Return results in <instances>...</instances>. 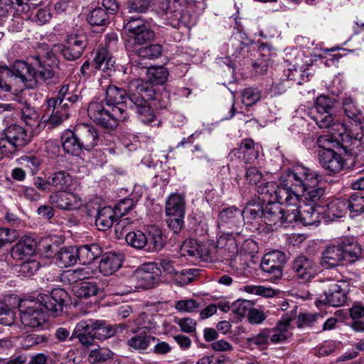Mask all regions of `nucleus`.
Instances as JSON below:
<instances>
[{"instance_id":"f257e3e1","label":"nucleus","mask_w":364,"mask_h":364,"mask_svg":"<svg viewBox=\"0 0 364 364\" xmlns=\"http://www.w3.org/2000/svg\"><path fill=\"white\" fill-rule=\"evenodd\" d=\"M153 91L147 85H141V81L134 79L127 85V90L115 85H109L106 90L107 105L112 108L124 107L136 113L143 123L151 122L154 116L146 102L151 98Z\"/></svg>"},{"instance_id":"f03ea898","label":"nucleus","mask_w":364,"mask_h":364,"mask_svg":"<svg viewBox=\"0 0 364 364\" xmlns=\"http://www.w3.org/2000/svg\"><path fill=\"white\" fill-rule=\"evenodd\" d=\"M316 171L303 166H295L287 174L286 178H282L280 186L277 185L272 203L284 205V208L296 209L300 203L299 196L296 193L299 190L314 186L316 183Z\"/></svg>"},{"instance_id":"7ed1b4c3","label":"nucleus","mask_w":364,"mask_h":364,"mask_svg":"<svg viewBox=\"0 0 364 364\" xmlns=\"http://www.w3.org/2000/svg\"><path fill=\"white\" fill-rule=\"evenodd\" d=\"M33 62L28 63L23 60H16V71L20 76V80L28 89H33L38 82H47L54 77L53 67L36 55Z\"/></svg>"},{"instance_id":"20e7f679","label":"nucleus","mask_w":364,"mask_h":364,"mask_svg":"<svg viewBox=\"0 0 364 364\" xmlns=\"http://www.w3.org/2000/svg\"><path fill=\"white\" fill-rule=\"evenodd\" d=\"M343 285V283L330 279L314 282L311 294L315 296V304L317 306L326 304L335 307L343 306L347 300Z\"/></svg>"},{"instance_id":"39448f33","label":"nucleus","mask_w":364,"mask_h":364,"mask_svg":"<svg viewBox=\"0 0 364 364\" xmlns=\"http://www.w3.org/2000/svg\"><path fill=\"white\" fill-rule=\"evenodd\" d=\"M90 118L102 127L113 130L119 121H125L128 117L124 107L105 108L103 102H91L87 107Z\"/></svg>"},{"instance_id":"423d86ee","label":"nucleus","mask_w":364,"mask_h":364,"mask_svg":"<svg viewBox=\"0 0 364 364\" xmlns=\"http://www.w3.org/2000/svg\"><path fill=\"white\" fill-rule=\"evenodd\" d=\"M32 140L31 135L27 130L16 124H11L6 127L0 139V161L4 155L12 151L21 149L28 145Z\"/></svg>"},{"instance_id":"0eeeda50","label":"nucleus","mask_w":364,"mask_h":364,"mask_svg":"<svg viewBox=\"0 0 364 364\" xmlns=\"http://www.w3.org/2000/svg\"><path fill=\"white\" fill-rule=\"evenodd\" d=\"M339 105L336 97L320 95L316 98L311 119L319 128H329L333 124L334 115Z\"/></svg>"},{"instance_id":"6e6552de","label":"nucleus","mask_w":364,"mask_h":364,"mask_svg":"<svg viewBox=\"0 0 364 364\" xmlns=\"http://www.w3.org/2000/svg\"><path fill=\"white\" fill-rule=\"evenodd\" d=\"M18 307L21 322L25 327L35 328L41 327L46 323V312L38 299L22 300Z\"/></svg>"},{"instance_id":"1a4fd4ad","label":"nucleus","mask_w":364,"mask_h":364,"mask_svg":"<svg viewBox=\"0 0 364 364\" xmlns=\"http://www.w3.org/2000/svg\"><path fill=\"white\" fill-rule=\"evenodd\" d=\"M243 226L242 210L235 207L225 208L218 215V227L223 235L235 238L241 234Z\"/></svg>"},{"instance_id":"9d476101","label":"nucleus","mask_w":364,"mask_h":364,"mask_svg":"<svg viewBox=\"0 0 364 364\" xmlns=\"http://www.w3.org/2000/svg\"><path fill=\"white\" fill-rule=\"evenodd\" d=\"M331 137H318L317 144L320 150L318 152V158L320 165L326 170L329 174L336 173L342 170L344 160L338 154L334 148L329 144Z\"/></svg>"},{"instance_id":"9b49d317","label":"nucleus","mask_w":364,"mask_h":364,"mask_svg":"<svg viewBox=\"0 0 364 364\" xmlns=\"http://www.w3.org/2000/svg\"><path fill=\"white\" fill-rule=\"evenodd\" d=\"M296 215V209L284 208L279 204L269 203L264 207L262 223L275 228L283 225L288 226L295 221Z\"/></svg>"},{"instance_id":"f8f14e48","label":"nucleus","mask_w":364,"mask_h":364,"mask_svg":"<svg viewBox=\"0 0 364 364\" xmlns=\"http://www.w3.org/2000/svg\"><path fill=\"white\" fill-rule=\"evenodd\" d=\"M128 33L129 41L134 45H144L153 41L155 33L151 28L149 23L141 18H132L124 25Z\"/></svg>"},{"instance_id":"ddd939ff","label":"nucleus","mask_w":364,"mask_h":364,"mask_svg":"<svg viewBox=\"0 0 364 364\" xmlns=\"http://www.w3.org/2000/svg\"><path fill=\"white\" fill-rule=\"evenodd\" d=\"M88 43L85 34H70L65 42L60 46V53L67 60H76L80 58Z\"/></svg>"},{"instance_id":"4468645a","label":"nucleus","mask_w":364,"mask_h":364,"mask_svg":"<svg viewBox=\"0 0 364 364\" xmlns=\"http://www.w3.org/2000/svg\"><path fill=\"white\" fill-rule=\"evenodd\" d=\"M68 299L69 295L66 291L57 288L53 289L48 294H39L37 299L43 307L58 316L63 311V306Z\"/></svg>"},{"instance_id":"2eb2a0df","label":"nucleus","mask_w":364,"mask_h":364,"mask_svg":"<svg viewBox=\"0 0 364 364\" xmlns=\"http://www.w3.org/2000/svg\"><path fill=\"white\" fill-rule=\"evenodd\" d=\"M294 276L304 282L313 279L317 274V265L313 259L299 255L294 259L291 266Z\"/></svg>"},{"instance_id":"dca6fc26","label":"nucleus","mask_w":364,"mask_h":364,"mask_svg":"<svg viewBox=\"0 0 364 364\" xmlns=\"http://www.w3.org/2000/svg\"><path fill=\"white\" fill-rule=\"evenodd\" d=\"M48 201L53 207L68 211L77 210L82 205L79 196L67 191L53 192L49 196Z\"/></svg>"},{"instance_id":"f3484780","label":"nucleus","mask_w":364,"mask_h":364,"mask_svg":"<svg viewBox=\"0 0 364 364\" xmlns=\"http://www.w3.org/2000/svg\"><path fill=\"white\" fill-rule=\"evenodd\" d=\"M286 263V255L280 251H272L265 254L260 264L261 269L272 275V278L279 279L282 276V268Z\"/></svg>"},{"instance_id":"a211bd4d","label":"nucleus","mask_w":364,"mask_h":364,"mask_svg":"<svg viewBox=\"0 0 364 364\" xmlns=\"http://www.w3.org/2000/svg\"><path fill=\"white\" fill-rule=\"evenodd\" d=\"M73 129L84 150L90 151L98 145L100 141L99 132L93 125L78 124Z\"/></svg>"},{"instance_id":"6ab92c4d","label":"nucleus","mask_w":364,"mask_h":364,"mask_svg":"<svg viewBox=\"0 0 364 364\" xmlns=\"http://www.w3.org/2000/svg\"><path fill=\"white\" fill-rule=\"evenodd\" d=\"M161 274L156 263L145 264L137 273L139 285L146 289H151L158 284Z\"/></svg>"},{"instance_id":"aec40b11","label":"nucleus","mask_w":364,"mask_h":364,"mask_svg":"<svg viewBox=\"0 0 364 364\" xmlns=\"http://www.w3.org/2000/svg\"><path fill=\"white\" fill-rule=\"evenodd\" d=\"M297 215L294 222H299L302 225H313L319 223L321 218L323 206H314L308 203H304L302 206L299 204L295 207Z\"/></svg>"},{"instance_id":"412c9836","label":"nucleus","mask_w":364,"mask_h":364,"mask_svg":"<svg viewBox=\"0 0 364 364\" xmlns=\"http://www.w3.org/2000/svg\"><path fill=\"white\" fill-rule=\"evenodd\" d=\"M79 100V95L75 90H71L68 84L61 86L55 97H51L47 100V105L53 107L60 105L63 107L70 109Z\"/></svg>"},{"instance_id":"4be33fe9","label":"nucleus","mask_w":364,"mask_h":364,"mask_svg":"<svg viewBox=\"0 0 364 364\" xmlns=\"http://www.w3.org/2000/svg\"><path fill=\"white\" fill-rule=\"evenodd\" d=\"M91 330L94 332V336L98 340H106L109 338L114 336L118 328L121 331L125 329L127 326L124 324H119L112 326L107 324L105 320L99 319H87Z\"/></svg>"},{"instance_id":"5701e85b","label":"nucleus","mask_w":364,"mask_h":364,"mask_svg":"<svg viewBox=\"0 0 364 364\" xmlns=\"http://www.w3.org/2000/svg\"><path fill=\"white\" fill-rule=\"evenodd\" d=\"M260 146L251 139H244L240 147L234 149L232 153L245 163H252L259 156Z\"/></svg>"},{"instance_id":"b1692460","label":"nucleus","mask_w":364,"mask_h":364,"mask_svg":"<svg viewBox=\"0 0 364 364\" xmlns=\"http://www.w3.org/2000/svg\"><path fill=\"white\" fill-rule=\"evenodd\" d=\"M343 252L338 241L326 247L322 253L321 264L326 269L333 268L339 265L344 260Z\"/></svg>"},{"instance_id":"393cba45","label":"nucleus","mask_w":364,"mask_h":364,"mask_svg":"<svg viewBox=\"0 0 364 364\" xmlns=\"http://www.w3.org/2000/svg\"><path fill=\"white\" fill-rule=\"evenodd\" d=\"M36 249V241L29 236H25L19 239L11 249V257L16 260H21L27 257L32 256Z\"/></svg>"},{"instance_id":"a878e982","label":"nucleus","mask_w":364,"mask_h":364,"mask_svg":"<svg viewBox=\"0 0 364 364\" xmlns=\"http://www.w3.org/2000/svg\"><path fill=\"white\" fill-rule=\"evenodd\" d=\"M75 338H77L80 343L86 348L94 344L96 337L94 336V332L91 330L87 319L82 320L76 324L70 340L73 341Z\"/></svg>"},{"instance_id":"bb28decb","label":"nucleus","mask_w":364,"mask_h":364,"mask_svg":"<svg viewBox=\"0 0 364 364\" xmlns=\"http://www.w3.org/2000/svg\"><path fill=\"white\" fill-rule=\"evenodd\" d=\"M123 255L107 252L102 255L99 264V270L104 275H110L118 270L123 262Z\"/></svg>"},{"instance_id":"cd10ccee","label":"nucleus","mask_w":364,"mask_h":364,"mask_svg":"<svg viewBox=\"0 0 364 364\" xmlns=\"http://www.w3.org/2000/svg\"><path fill=\"white\" fill-rule=\"evenodd\" d=\"M16 61L13 64L12 68L6 65H0V92H11L13 87L20 76L16 71Z\"/></svg>"},{"instance_id":"c85d7f7f","label":"nucleus","mask_w":364,"mask_h":364,"mask_svg":"<svg viewBox=\"0 0 364 364\" xmlns=\"http://www.w3.org/2000/svg\"><path fill=\"white\" fill-rule=\"evenodd\" d=\"M19 107L17 108L21 112V119L26 125L33 127L39 122L40 114L35 107L22 97H17Z\"/></svg>"},{"instance_id":"c756f323","label":"nucleus","mask_w":364,"mask_h":364,"mask_svg":"<svg viewBox=\"0 0 364 364\" xmlns=\"http://www.w3.org/2000/svg\"><path fill=\"white\" fill-rule=\"evenodd\" d=\"M339 242L345 261L354 262L361 258L363 250L358 242L352 238H343Z\"/></svg>"},{"instance_id":"7c9ffc66","label":"nucleus","mask_w":364,"mask_h":364,"mask_svg":"<svg viewBox=\"0 0 364 364\" xmlns=\"http://www.w3.org/2000/svg\"><path fill=\"white\" fill-rule=\"evenodd\" d=\"M316 175V183L312 186H307L305 190H300L303 193L304 203H308L310 205L321 206L319 203L325 194V189L323 188H316L319 181L322 180V176Z\"/></svg>"},{"instance_id":"2f4dec72","label":"nucleus","mask_w":364,"mask_h":364,"mask_svg":"<svg viewBox=\"0 0 364 364\" xmlns=\"http://www.w3.org/2000/svg\"><path fill=\"white\" fill-rule=\"evenodd\" d=\"M115 60L105 48H98L92 62V68L104 73L114 69Z\"/></svg>"},{"instance_id":"473e14b6","label":"nucleus","mask_w":364,"mask_h":364,"mask_svg":"<svg viewBox=\"0 0 364 364\" xmlns=\"http://www.w3.org/2000/svg\"><path fill=\"white\" fill-rule=\"evenodd\" d=\"M61 140L63 150L68 154L78 156L84 150L74 129L64 132Z\"/></svg>"},{"instance_id":"72a5a7b5","label":"nucleus","mask_w":364,"mask_h":364,"mask_svg":"<svg viewBox=\"0 0 364 364\" xmlns=\"http://www.w3.org/2000/svg\"><path fill=\"white\" fill-rule=\"evenodd\" d=\"M78 261L82 264H88L102 255L101 247L95 243L77 247Z\"/></svg>"},{"instance_id":"f704fd0d","label":"nucleus","mask_w":364,"mask_h":364,"mask_svg":"<svg viewBox=\"0 0 364 364\" xmlns=\"http://www.w3.org/2000/svg\"><path fill=\"white\" fill-rule=\"evenodd\" d=\"M146 252H154L161 250L166 244V237L162 231L156 226H152L146 233Z\"/></svg>"},{"instance_id":"c9c22d12","label":"nucleus","mask_w":364,"mask_h":364,"mask_svg":"<svg viewBox=\"0 0 364 364\" xmlns=\"http://www.w3.org/2000/svg\"><path fill=\"white\" fill-rule=\"evenodd\" d=\"M117 219L114 210L109 206H105L97 210L95 225L98 230L105 231L111 228Z\"/></svg>"},{"instance_id":"e433bc0d","label":"nucleus","mask_w":364,"mask_h":364,"mask_svg":"<svg viewBox=\"0 0 364 364\" xmlns=\"http://www.w3.org/2000/svg\"><path fill=\"white\" fill-rule=\"evenodd\" d=\"M134 201L130 198H124L114 205L113 210L117 218H120L115 225V231L123 230L126 225L129 223L128 218H122V217L128 213L134 207Z\"/></svg>"},{"instance_id":"4c0bfd02","label":"nucleus","mask_w":364,"mask_h":364,"mask_svg":"<svg viewBox=\"0 0 364 364\" xmlns=\"http://www.w3.org/2000/svg\"><path fill=\"white\" fill-rule=\"evenodd\" d=\"M33 0H0V16H6L13 8L16 11L28 12L31 6L35 7Z\"/></svg>"},{"instance_id":"58836bf2","label":"nucleus","mask_w":364,"mask_h":364,"mask_svg":"<svg viewBox=\"0 0 364 364\" xmlns=\"http://www.w3.org/2000/svg\"><path fill=\"white\" fill-rule=\"evenodd\" d=\"M166 213L167 216L181 217L185 215V199L178 194H171L166 204Z\"/></svg>"},{"instance_id":"ea45409f","label":"nucleus","mask_w":364,"mask_h":364,"mask_svg":"<svg viewBox=\"0 0 364 364\" xmlns=\"http://www.w3.org/2000/svg\"><path fill=\"white\" fill-rule=\"evenodd\" d=\"M341 131L338 130V133L321 135L319 137H331L328 141L331 144V147L339 149H342L346 151L348 148L352 144L353 138L346 132L343 126H341Z\"/></svg>"},{"instance_id":"a19ab883","label":"nucleus","mask_w":364,"mask_h":364,"mask_svg":"<svg viewBox=\"0 0 364 364\" xmlns=\"http://www.w3.org/2000/svg\"><path fill=\"white\" fill-rule=\"evenodd\" d=\"M72 176L66 171H55L48 176V183L55 191H67L71 186Z\"/></svg>"},{"instance_id":"79ce46f5","label":"nucleus","mask_w":364,"mask_h":364,"mask_svg":"<svg viewBox=\"0 0 364 364\" xmlns=\"http://www.w3.org/2000/svg\"><path fill=\"white\" fill-rule=\"evenodd\" d=\"M55 260L60 267H68L75 264L78 261L77 247H61L57 254Z\"/></svg>"},{"instance_id":"37998d69","label":"nucleus","mask_w":364,"mask_h":364,"mask_svg":"<svg viewBox=\"0 0 364 364\" xmlns=\"http://www.w3.org/2000/svg\"><path fill=\"white\" fill-rule=\"evenodd\" d=\"M264 207L259 203H248L242 210L243 221L262 223Z\"/></svg>"},{"instance_id":"c03bdc74","label":"nucleus","mask_w":364,"mask_h":364,"mask_svg":"<svg viewBox=\"0 0 364 364\" xmlns=\"http://www.w3.org/2000/svg\"><path fill=\"white\" fill-rule=\"evenodd\" d=\"M99 290L98 286L92 282L83 281L73 286L74 294L79 299H88L96 296Z\"/></svg>"},{"instance_id":"a18cd8bd","label":"nucleus","mask_w":364,"mask_h":364,"mask_svg":"<svg viewBox=\"0 0 364 364\" xmlns=\"http://www.w3.org/2000/svg\"><path fill=\"white\" fill-rule=\"evenodd\" d=\"M47 112L50 114L48 122L53 127H57L67 119L70 116V109L63 107L60 105L50 107L47 105Z\"/></svg>"},{"instance_id":"49530a36","label":"nucleus","mask_w":364,"mask_h":364,"mask_svg":"<svg viewBox=\"0 0 364 364\" xmlns=\"http://www.w3.org/2000/svg\"><path fill=\"white\" fill-rule=\"evenodd\" d=\"M348 210V206L343 199H336L326 205L325 214L328 220H333L343 217Z\"/></svg>"},{"instance_id":"de8ad7c7","label":"nucleus","mask_w":364,"mask_h":364,"mask_svg":"<svg viewBox=\"0 0 364 364\" xmlns=\"http://www.w3.org/2000/svg\"><path fill=\"white\" fill-rule=\"evenodd\" d=\"M163 46L159 43H151L135 50V55L143 59L154 60L161 56Z\"/></svg>"},{"instance_id":"09e8293b","label":"nucleus","mask_w":364,"mask_h":364,"mask_svg":"<svg viewBox=\"0 0 364 364\" xmlns=\"http://www.w3.org/2000/svg\"><path fill=\"white\" fill-rule=\"evenodd\" d=\"M156 340H157V338L154 336L140 333L129 339L127 343L129 347L135 350H144L147 349L151 344L154 343Z\"/></svg>"},{"instance_id":"8fccbe9b","label":"nucleus","mask_w":364,"mask_h":364,"mask_svg":"<svg viewBox=\"0 0 364 364\" xmlns=\"http://www.w3.org/2000/svg\"><path fill=\"white\" fill-rule=\"evenodd\" d=\"M87 20L92 26H105L109 23V16L102 7H96L87 15Z\"/></svg>"},{"instance_id":"3c124183","label":"nucleus","mask_w":364,"mask_h":364,"mask_svg":"<svg viewBox=\"0 0 364 364\" xmlns=\"http://www.w3.org/2000/svg\"><path fill=\"white\" fill-rule=\"evenodd\" d=\"M146 73L148 75V80L146 82L149 83L150 85L156 84V85H162L164 84L168 76V72L166 68L159 66V67H150L146 71Z\"/></svg>"},{"instance_id":"603ef678","label":"nucleus","mask_w":364,"mask_h":364,"mask_svg":"<svg viewBox=\"0 0 364 364\" xmlns=\"http://www.w3.org/2000/svg\"><path fill=\"white\" fill-rule=\"evenodd\" d=\"M113 356L114 353L109 349L98 347L90 351L88 360L91 364H102Z\"/></svg>"},{"instance_id":"864d4df0","label":"nucleus","mask_w":364,"mask_h":364,"mask_svg":"<svg viewBox=\"0 0 364 364\" xmlns=\"http://www.w3.org/2000/svg\"><path fill=\"white\" fill-rule=\"evenodd\" d=\"M125 239L129 245L136 249L144 250L146 252V234L139 230L130 232L126 235Z\"/></svg>"},{"instance_id":"5fc2aeb1","label":"nucleus","mask_w":364,"mask_h":364,"mask_svg":"<svg viewBox=\"0 0 364 364\" xmlns=\"http://www.w3.org/2000/svg\"><path fill=\"white\" fill-rule=\"evenodd\" d=\"M51 343V338L45 334L32 333L22 339L21 345L23 348L28 349L38 345L47 346Z\"/></svg>"},{"instance_id":"6e6d98bb","label":"nucleus","mask_w":364,"mask_h":364,"mask_svg":"<svg viewBox=\"0 0 364 364\" xmlns=\"http://www.w3.org/2000/svg\"><path fill=\"white\" fill-rule=\"evenodd\" d=\"M348 210L350 213L360 214L364 213V196L358 193L350 195L348 198H344Z\"/></svg>"},{"instance_id":"4d7b16f0","label":"nucleus","mask_w":364,"mask_h":364,"mask_svg":"<svg viewBox=\"0 0 364 364\" xmlns=\"http://www.w3.org/2000/svg\"><path fill=\"white\" fill-rule=\"evenodd\" d=\"M346 115L355 122L360 123L361 110L355 105L350 97H346L342 102Z\"/></svg>"},{"instance_id":"13d9d810","label":"nucleus","mask_w":364,"mask_h":364,"mask_svg":"<svg viewBox=\"0 0 364 364\" xmlns=\"http://www.w3.org/2000/svg\"><path fill=\"white\" fill-rule=\"evenodd\" d=\"M141 85H148V87L150 88L152 91H153V95H151V98L150 99H147L146 100V104L148 105L149 109L151 110L154 116V119L150 122H148V123H146V124H151V125H153V123H154L156 120V115L154 112V110L153 109L151 108V104L149 102V101H152V105L156 108V109H164V108H166L167 107V105H168V102L164 99H162L161 96L160 95H158L155 92V90H154L153 87L151 85H150L149 83L148 82H141Z\"/></svg>"},{"instance_id":"bf43d9fd","label":"nucleus","mask_w":364,"mask_h":364,"mask_svg":"<svg viewBox=\"0 0 364 364\" xmlns=\"http://www.w3.org/2000/svg\"><path fill=\"white\" fill-rule=\"evenodd\" d=\"M232 46L235 48V51L232 55L236 58L245 57V53L248 51V43L243 41V34L237 33L232 36L230 40Z\"/></svg>"},{"instance_id":"052dcab7","label":"nucleus","mask_w":364,"mask_h":364,"mask_svg":"<svg viewBox=\"0 0 364 364\" xmlns=\"http://www.w3.org/2000/svg\"><path fill=\"white\" fill-rule=\"evenodd\" d=\"M277 189V184L272 181L262 183L257 186V193L261 199L267 203H272L273 196Z\"/></svg>"},{"instance_id":"680f3d73","label":"nucleus","mask_w":364,"mask_h":364,"mask_svg":"<svg viewBox=\"0 0 364 364\" xmlns=\"http://www.w3.org/2000/svg\"><path fill=\"white\" fill-rule=\"evenodd\" d=\"M284 75L286 79L295 82L297 85H301L306 78H308V75H305V70L301 69H296L294 66L284 69Z\"/></svg>"},{"instance_id":"e2e57ef3","label":"nucleus","mask_w":364,"mask_h":364,"mask_svg":"<svg viewBox=\"0 0 364 364\" xmlns=\"http://www.w3.org/2000/svg\"><path fill=\"white\" fill-rule=\"evenodd\" d=\"M196 269H183L181 271H176V273L173 274L174 282L180 286L187 285L193 281V278L195 276L194 272Z\"/></svg>"},{"instance_id":"0e129e2a","label":"nucleus","mask_w":364,"mask_h":364,"mask_svg":"<svg viewBox=\"0 0 364 364\" xmlns=\"http://www.w3.org/2000/svg\"><path fill=\"white\" fill-rule=\"evenodd\" d=\"M252 306L253 303L251 301L246 299H238L232 304L231 310L234 314L242 317L247 316Z\"/></svg>"},{"instance_id":"69168bd1","label":"nucleus","mask_w":364,"mask_h":364,"mask_svg":"<svg viewBox=\"0 0 364 364\" xmlns=\"http://www.w3.org/2000/svg\"><path fill=\"white\" fill-rule=\"evenodd\" d=\"M323 317L319 314H300L297 319V327H313L315 323L321 321Z\"/></svg>"},{"instance_id":"338daca9","label":"nucleus","mask_w":364,"mask_h":364,"mask_svg":"<svg viewBox=\"0 0 364 364\" xmlns=\"http://www.w3.org/2000/svg\"><path fill=\"white\" fill-rule=\"evenodd\" d=\"M14 311L4 303L0 302V323L11 326L15 321Z\"/></svg>"},{"instance_id":"774afa93","label":"nucleus","mask_w":364,"mask_h":364,"mask_svg":"<svg viewBox=\"0 0 364 364\" xmlns=\"http://www.w3.org/2000/svg\"><path fill=\"white\" fill-rule=\"evenodd\" d=\"M143 58H136L133 55L130 58V69L131 73L135 76H140L141 73H146V71L150 68L148 64L142 60Z\"/></svg>"}]
</instances>
